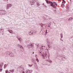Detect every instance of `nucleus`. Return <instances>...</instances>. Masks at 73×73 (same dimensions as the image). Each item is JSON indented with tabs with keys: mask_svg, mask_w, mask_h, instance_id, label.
Here are the masks:
<instances>
[{
	"mask_svg": "<svg viewBox=\"0 0 73 73\" xmlns=\"http://www.w3.org/2000/svg\"><path fill=\"white\" fill-rule=\"evenodd\" d=\"M45 46H41V48H40V49L41 50V52H39V54L40 56H42V57L43 58H45V56L44 55V54H45V50H44V48H44V47H45Z\"/></svg>",
	"mask_w": 73,
	"mask_h": 73,
	"instance_id": "nucleus-1",
	"label": "nucleus"
},
{
	"mask_svg": "<svg viewBox=\"0 0 73 73\" xmlns=\"http://www.w3.org/2000/svg\"><path fill=\"white\" fill-rule=\"evenodd\" d=\"M46 1V3H47V4H50V5L51 7H52L53 8H54V7H55V5H57V3H56V2H51L49 1H47V0H45Z\"/></svg>",
	"mask_w": 73,
	"mask_h": 73,
	"instance_id": "nucleus-2",
	"label": "nucleus"
},
{
	"mask_svg": "<svg viewBox=\"0 0 73 73\" xmlns=\"http://www.w3.org/2000/svg\"><path fill=\"white\" fill-rule=\"evenodd\" d=\"M49 50H50V48H48H48H47V49H45L44 50V54H45V56L47 58L48 57H49V56H50V54H49V53H48L47 52Z\"/></svg>",
	"mask_w": 73,
	"mask_h": 73,
	"instance_id": "nucleus-3",
	"label": "nucleus"
},
{
	"mask_svg": "<svg viewBox=\"0 0 73 73\" xmlns=\"http://www.w3.org/2000/svg\"><path fill=\"white\" fill-rule=\"evenodd\" d=\"M47 44H48L47 45L48 47V49H50V48H51V45L52 44V42H47Z\"/></svg>",
	"mask_w": 73,
	"mask_h": 73,
	"instance_id": "nucleus-4",
	"label": "nucleus"
},
{
	"mask_svg": "<svg viewBox=\"0 0 73 73\" xmlns=\"http://www.w3.org/2000/svg\"><path fill=\"white\" fill-rule=\"evenodd\" d=\"M37 32L36 31H31L29 33V34L30 35H32L33 34H34L35 33H36Z\"/></svg>",
	"mask_w": 73,
	"mask_h": 73,
	"instance_id": "nucleus-5",
	"label": "nucleus"
},
{
	"mask_svg": "<svg viewBox=\"0 0 73 73\" xmlns=\"http://www.w3.org/2000/svg\"><path fill=\"white\" fill-rule=\"evenodd\" d=\"M32 72H33V70H27L26 71L27 73H32Z\"/></svg>",
	"mask_w": 73,
	"mask_h": 73,
	"instance_id": "nucleus-6",
	"label": "nucleus"
},
{
	"mask_svg": "<svg viewBox=\"0 0 73 73\" xmlns=\"http://www.w3.org/2000/svg\"><path fill=\"white\" fill-rule=\"evenodd\" d=\"M27 46L29 48H31L33 46V45L32 44L30 43Z\"/></svg>",
	"mask_w": 73,
	"mask_h": 73,
	"instance_id": "nucleus-7",
	"label": "nucleus"
},
{
	"mask_svg": "<svg viewBox=\"0 0 73 73\" xmlns=\"http://www.w3.org/2000/svg\"><path fill=\"white\" fill-rule=\"evenodd\" d=\"M12 7V5L11 4H9L7 5V9H9V8Z\"/></svg>",
	"mask_w": 73,
	"mask_h": 73,
	"instance_id": "nucleus-8",
	"label": "nucleus"
},
{
	"mask_svg": "<svg viewBox=\"0 0 73 73\" xmlns=\"http://www.w3.org/2000/svg\"><path fill=\"white\" fill-rule=\"evenodd\" d=\"M7 54H9V55H10V56H11V57H14V55L12 53H11L10 54H8V53H9V52H7Z\"/></svg>",
	"mask_w": 73,
	"mask_h": 73,
	"instance_id": "nucleus-9",
	"label": "nucleus"
},
{
	"mask_svg": "<svg viewBox=\"0 0 73 73\" xmlns=\"http://www.w3.org/2000/svg\"><path fill=\"white\" fill-rule=\"evenodd\" d=\"M9 71H10L9 72L10 73H13L15 71V70L14 69H10L9 70Z\"/></svg>",
	"mask_w": 73,
	"mask_h": 73,
	"instance_id": "nucleus-10",
	"label": "nucleus"
},
{
	"mask_svg": "<svg viewBox=\"0 0 73 73\" xmlns=\"http://www.w3.org/2000/svg\"><path fill=\"white\" fill-rule=\"evenodd\" d=\"M18 46H19V47H20V48L22 49L23 50H24V47H23L22 46L18 44Z\"/></svg>",
	"mask_w": 73,
	"mask_h": 73,
	"instance_id": "nucleus-11",
	"label": "nucleus"
},
{
	"mask_svg": "<svg viewBox=\"0 0 73 73\" xmlns=\"http://www.w3.org/2000/svg\"><path fill=\"white\" fill-rule=\"evenodd\" d=\"M8 32L10 33H11V34H13V31H12V30H8Z\"/></svg>",
	"mask_w": 73,
	"mask_h": 73,
	"instance_id": "nucleus-12",
	"label": "nucleus"
},
{
	"mask_svg": "<svg viewBox=\"0 0 73 73\" xmlns=\"http://www.w3.org/2000/svg\"><path fill=\"white\" fill-rule=\"evenodd\" d=\"M8 64H5L4 67V69H5L7 67V66H8Z\"/></svg>",
	"mask_w": 73,
	"mask_h": 73,
	"instance_id": "nucleus-13",
	"label": "nucleus"
},
{
	"mask_svg": "<svg viewBox=\"0 0 73 73\" xmlns=\"http://www.w3.org/2000/svg\"><path fill=\"white\" fill-rule=\"evenodd\" d=\"M30 3L31 5H33V4H34V3H35V2L33 1H30Z\"/></svg>",
	"mask_w": 73,
	"mask_h": 73,
	"instance_id": "nucleus-14",
	"label": "nucleus"
},
{
	"mask_svg": "<svg viewBox=\"0 0 73 73\" xmlns=\"http://www.w3.org/2000/svg\"><path fill=\"white\" fill-rule=\"evenodd\" d=\"M43 20H44V21H46V18L45 17H43Z\"/></svg>",
	"mask_w": 73,
	"mask_h": 73,
	"instance_id": "nucleus-15",
	"label": "nucleus"
},
{
	"mask_svg": "<svg viewBox=\"0 0 73 73\" xmlns=\"http://www.w3.org/2000/svg\"><path fill=\"white\" fill-rule=\"evenodd\" d=\"M3 14H7V11L5 10L3 11Z\"/></svg>",
	"mask_w": 73,
	"mask_h": 73,
	"instance_id": "nucleus-16",
	"label": "nucleus"
},
{
	"mask_svg": "<svg viewBox=\"0 0 73 73\" xmlns=\"http://www.w3.org/2000/svg\"><path fill=\"white\" fill-rule=\"evenodd\" d=\"M47 31L48 30H46V32L45 33V35H46L47 34V33H48V32H47Z\"/></svg>",
	"mask_w": 73,
	"mask_h": 73,
	"instance_id": "nucleus-17",
	"label": "nucleus"
},
{
	"mask_svg": "<svg viewBox=\"0 0 73 73\" xmlns=\"http://www.w3.org/2000/svg\"><path fill=\"white\" fill-rule=\"evenodd\" d=\"M66 2H65V1H64V0H63V2H62V4H65V3H66Z\"/></svg>",
	"mask_w": 73,
	"mask_h": 73,
	"instance_id": "nucleus-18",
	"label": "nucleus"
},
{
	"mask_svg": "<svg viewBox=\"0 0 73 73\" xmlns=\"http://www.w3.org/2000/svg\"><path fill=\"white\" fill-rule=\"evenodd\" d=\"M60 37H61V38H63V35H62V34H60Z\"/></svg>",
	"mask_w": 73,
	"mask_h": 73,
	"instance_id": "nucleus-19",
	"label": "nucleus"
},
{
	"mask_svg": "<svg viewBox=\"0 0 73 73\" xmlns=\"http://www.w3.org/2000/svg\"><path fill=\"white\" fill-rule=\"evenodd\" d=\"M19 41H21L22 40V39H21V38H20L19 39Z\"/></svg>",
	"mask_w": 73,
	"mask_h": 73,
	"instance_id": "nucleus-20",
	"label": "nucleus"
},
{
	"mask_svg": "<svg viewBox=\"0 0 73 73\" xmlns=\"http://www.w3.org/2000/svg\"><path fill=\"white\" fill-rule=\"evenodd\" d=\"M17 38H18V39H19L20 38H21V37L20 36H18L17 37Z\"/></svg>",
	"mask_w": 73,
	"mask_h": 73,
	"instance_id": "nucleus-21",
	"label": "nucleus"
},
{
	"mask_svg": "<svg viewBox=\"0 0 73 73\" xmlns=\"http://www.w3.org/2000/svg\"><path fill=\"white\" fill-rule=\"evenodd\" d=\"M64 3H63V4H62V8H64Z\"/></svg>",
	"mask_w": 73,
	"mask_h": 73,
	"instance_id": "nucleus-22",
	"label": "nucleus"
},
{
	"mask_svg": "<svg viewBox=\"0 0 73 73\" xmlns=\"http://www.w3.org/2000/svg\"><path fill=\"white\" fill-rule=\"evenodd\" d=\"M36 4L37 5H38V6H40V4H39V3H37Z\"/></svg>",
	"mask_w": 73,
	"mask_h": 73,
	"instance_id": "nucleus-23",
	"label": "nucleus"
},
{
	"mask_svg": "<svg viewBox=\"0 0 73 73\" xmlns=\"http://www.w3.org/2000/svg\"><path fill=\"white\" fill-rule=\"evenodd\" d=\"M46 42L47 44H48V42H48V39H46Z\"/></svg>",
	"mask_w": 73,
	"mask_h": 73,
	"instance_id": "nucleus-24",
	"label": "nucleus"
},
{
	"mask_svg": "<svg viewBox=\"0 0 73 73\" xmlns=\"http://www.w3.org/2000/svg\"><path fill=\"white\" fill-rule=\"evenodd\" d=\"M3 71V69L2 68L0 69V72H1Z\"/></svg>",
	"mask_w": 73,
	"mask_h": 73,
	"instance_id": "nucleus-25",
	"label": "nucleus"
},
{
	"mask_svg": "<svg viewBox=\"0 0 73 73\" xmlns=\"http://www.w3.org/2000/svg\"><path fill=\"white\" fill-rule=\"evenodd\" d=\"M69 21H70V20H72V18H70L69 19H68Z\"/></svg>",
	"mask_w": 73,
	"mask_h": 73,
	"instance_id": "nucleus-26",
	"label": "nucleus"
},
{
	"mask_svg": "<svg viewBox=\"0 0 73 73\" xmlns=\"http://www.w3.org/2000/svg\"><path fill=\"white\" fill-rule=\"evenodd\" d=\"M32 65H33L31 64V65H30V64H29V66H30V67H31V66H32Z\"/></svg>",
	"mask_w": 73,
	"mask_h": 73,
	"instance_id": "nucleus-27",
	"label": "nucleus"
},
{
	"mask_svg": "<svg viewBox=\"0 0 73 73\" xmlns=\"http://www.w3.org/2000/svg\"><path fill=\"white\" fill-rule=\"evenodd\" d=\"M36 60L37 61V62H39V60H38V58H37V59H36Z\"/></svg>",
	"mask_w": 73,
	"mask_h": 73,
	"instance_id": "nucleus-28",
	"label": "nucleus"
},
{
	"mask_svg": "<svg viewBox=\"0 0 73 73\" xmlns=\"http://www.w3.org/2000/svg\"><path fill=\"white\" fill-rule=\"evenodd\" d=\"M1 68V64H0V68Z\"/></svg>",
	"mask_w": 73,
	"mask_h": 73,
	"instance_id": "nucleus-29",
	"label": "nucleus"
},
{
	"mask_svg": "<svg viewBox=\"0 0 73 73\" xmlns=\"http://www.w3.org/2000/svg\"><path fill=\"white\" fill-rule=\"evenodd\" d=\"M50 25H48V27H50Z\"/></svg>",
	"mask_w": 73,
	"mask_h": 73,
	"instance_id": "nucleus-30",
	"label": "nucleus"
},
{
	"mask_svg": "<svg viewBox=\"0 0 73 73\" xmlns=\"http://www.w3.org/2000/svg\"><path fill=\"white\" fill-rule=\"evenodd\" d=\"M22 73H25V72H24V71H23Z\"/></svg>",
	"mask_w": 73,
	"mask_h": 73,
	"instance_id": "nucleus-31",
	"label": "nucleus"
},
{
	"mask_svg": "<svg viewBox=\"0 0 73 73\" xmlns=\"http://www.w3.org/2000/svg\"><path fill=\"white\" fill-rule=\"evenodd\" d=\"M46 65H48V63H46Z\"/></svg>",
	"mask_w": 73,
	"mask_h": 73,
	"instance_id": "nucleus-32",
	"label": "nucleus"
},
{
	"mask_svg": "<svg viewBox=\"0 0 73 73\" xmlns=\"http://www.w3.org/2000/svg\"><path fill=\"white\" fill-rule=\"evenodd\" d=\"M34 52H33V54H34Z\"/></svg>",
	"mask_w": 73,
	"mask_h": 73,
	"instance_id": "nucleus-33",
	"label": "nucleus"
},
{
	"mask_svg": "<svg viewBox=\"0 0 73 73\" xmlns=\"http://www.w3.org/2000/svg\"><path fill=\"white\" fill-rule=\"evenodd\" d=\"M60 40H62H62L61 39Z\"/></svg>",
	"mask_w": 73,
	"mask_h": 73,
	"instance_id": "nucleus-34",
	"label": "nucleus"
},
{
	"mask_svg": "<svg viewBox=\"0 0 73 73\" xmlns=\"http://www.w3.org/2000/svg\"><path fill=\"white\" fill-rule=\"evenodd\" d=\"M70 0V1H71V0Z\"/></svg>",
	"mask_w": 73,
	"mask_h": 73,
	"instance_id": "nucleus-35",
	"label": "nucleus"
}]
</instances>
